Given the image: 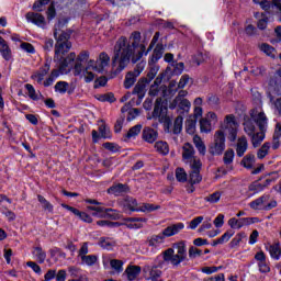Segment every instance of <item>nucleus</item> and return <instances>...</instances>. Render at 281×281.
Returning a JSON list of instances; mask_svg holds the SVG:
<instances>
[{"mask_svg":"<svg viewBox=\"0 0 281 281\" xmlns=\"http://www.w3.org/2000/svg\"><path fill=\"white\" fill-rule=\"evenodd\" d=\"M146 45L142 44V33L135 31L130 36V42L126 37H120L114 45V56L112 65L115 67L117 64V71H124L128 64L139 63L144 57Z\"/></svg>","mask_w":281,"mask_h":281,"instance_id":"obj_1","label":"nucleus"},{"mask_svg":"<svg viewBox=\"0 0 281 281\" xmlns=\"http://www.w3.org/2000/svg\"><path fill=\"white\" fill-rule=\"evenodd\" d=\"M225 131L229 142H236L238 137V122L234 114H227L221 125V130H217L213 135V142L209 146V153L213 156H221L225 153Z\"/></svg>","mask_w":281,"mask_h":281,"instance_id":"obj_2","label":"nucleus"},{"mask_svg":"<svg viewBox=\"0 0 281 281\" xmlns=\"http://www.w3.org/2000/svg\"><path fill=\"white\" fill-rule=\"evenodd\" d=\"M59 30L60 24H56L54 30V38L56 41L54 60H63V57L71 49V43L69 42L71 33L65 31L60 32Z\"/></svg>","mask_w":281,"mask_h":281,"instance_id":"obj_3","label":"nucleus"},{"mask_svg":"<svg viewBox=\"0 0 281 281\" xmlns=\"http://www.w3.org/2000/svg\"><path fill=\"white\" fill-rule=\"evenodd\" d=\"M250 115L259 127V132H254L252 135H249L248 137H250L254 148H258V146L265 142L268 119L265 112H259L258 110H251Z\"/></svg>","mask_w":281,"mask_h":281,"instance_id":"obj_4","label":"nucleus"},{"mask_svg":"<svg viewBox=\"0 0 281 281\" xmlns=\"http://www.w3.org/2000/svg\"><path fill=\"white\" fill-rule=\"evenodd\" d=\"M111 67V57L105 52L99 54L97 60L90 59L87 65V69H92V71H97L98 74H104V71H109Z\"/></svg>","mask_w":281,"mask_h":281,"instance_id":"obj_5","label":"nucleus"},{"mask_svg":"<svg viewBox=\"0 0 281 281\" xmlns=\"http://www.w3.org/2000/svg\"><path fill=\"white\" fill-rule=\"evenodd\" d=\"M151 117L158 120L161 124L170 122V117H168V108L164 106L161 98L156 99Z\"/></svg>","mask_w":281,"mask_h":281,"instance_id":"obj_6","label":"nucleus"},{"mask_svg":"<svg viewBox=\"0 0 281 281\" xmlns=\"http://www.w3.org/2000/svg\"><path fill=\"white\" fill-rule=\"evenodd\" d=\"M196 151L194 150V146L190 143H186L182 146V161L189 164L190 166H194V161H201L196 156Z\"/></svg>","mask_w":281,"mask_h":281,"instance_id":"obj_7","label":"nucleus"},{"mask_svg":"<svg viewBox=\"0 0 281 281\" xmlns=\"http://www.w3.org/2000/svg\"><path fill=\"white\" fill-rule=\"evenodd\" d=\"M202 166L201 160H194V165H190L189 183L191 186H196V183L203 181V177L201 176Z\"/></svg>","mask_w":281,"mask_h":281,"instance_id":"obj_8","label":"nucleus"},{"mask_svg":"<svg viewBox=\"0 0 281 281\" xmlns=\"http://www.w3.org/2000/svg\"><path fill=\"white\" fill-rule=\"evenodd\" d=\"M162 260H165V262H170L173 267H179L181 262L186 261V258L180 255H175V249L169 248L162 252Z\"/></svg>","mask_w":281,"mask_h":281,"instance_id":"obj_9","label":"nucleus"},{"mask_svg":"<svg viewBox=\"0 0 281 281\" xmlns=\"http://www.w3.org/2000/svg\"><path fill=\"white\" fill-rule=\"evenodd\" d=\"M190 106L192 104L188 101L186 98L181 97H176L172 102L169 104V109H180V111H183V113H189L190 112Z\"/></svg>","mask_w":281,"mask_h":281,"instance_id":"obj_10","label":"nucleus"},{"mask_svg":"<svg viewBox=\"0 0 281 281\" xmlns=\"http://www.w3.org/2000/svg\"><path fill=\"white\" fill-rule=\"evenodd\" d=\"M25 19L29 23H33L37 25V27L45 29L47 25V21H45V16L41 13L27 12L25 14Z\"/></svg>","mask_w":281,"mask_h":281,"instance_id":"obj_11","label":"nucleus"},{"mask_svg":"<svg viewBox=\"0 0 281 281\" xmlns=\"http://www.w3.org/2000/svg\"><path fill=\"white\" fill-rule=\"evenodd\" d=\"M121 207H123L124 212H139V204L137 200L131 196L123 199L120 202Z\"/></svg>","mask_w":281,"mask_h":281,"instance_id":"obj_12","label":"nucleus"},{"mask_svg":"<svg viewBox=\"0 0 281 281\" xmlns=\"http://www.w3.org/2000/svg\"><path fill=\"white\" fill-rule=\"evenodd\" d=\"M186 228V224L179 222L176 224H171L162 229V235L165 238H171V236H177L181 231Z\"/></svg>","mask_w":281,"mask_h":281,"instance_id":"obj_13","label":"nucleus"},{"mask_svg":"<svg viewBox=\"0 0 281 281\" xmlns=\"http://www.w3.org/2000/svg\"><path fill=\"white\" fill-rule=\"evenodd\" d=\"M49 63L46 61L45 65H43L37 71L32 74V80H36L37 85H43V80H45V76L49 74Z\"/></svg>","mask_w":281,"mask_h":281,"instance_id":"obj_14","label":"nucleus"},{"mask_svg":"<svg viewBox=\"0 0 281 281\" xmlns=\"http://www.w3.org/2000/svg\"><path fill=\"white\" fill-rule=\"evenodd\" d=\"M127 192H131L128 184L117 183L108 189V194H113V196H122L123 194H127Z\"/></svg>","mask_w":281,"mask_h":281,"instance_id":"obj_15","label":"nucleus"},{"mask_svg":"<svg viewBox=\"0 0 281 281\" xmlns=\"http://www.w3.org/2000/svg\"><path fill=\"white\" fill-rule=\"evenodd\" d=\"M159 134L153 127H144L142 137L147 144H155Z\"/></svg>","mask_w":281,"mask_h":281,"instance_id":"obj_16","label":"nucleus"},{"mask_svg":"<svg viewBox=\"0 0 281 281\" xmlns=\"http://www.w3.org/2000/svg\"><path fill=\"white\" fill-rule=\"evenodd\" d=\"M76 54L69 53L66 57H61V59H58L57 63H59V69L61 71H65L67 67H72L75 60H76Z\"/></svg>","mask_w":281,"mask_h":281,"instance_id":"obj_17","label":"nucleus"},{"mask_svg":"<svg viewBox=\"0 0 281 281\" xmlns=\"http://www.w3.org/2000/svg\"><path fill=\"white\" fill-rule=\"evenodd\" d=\"M243 126H244V133H246L248 137L249 135H254V133H256V120H254V116H251V114H250V117L249 116L244 117Z\"/></svg>","mask_w":281,"mask_h":281,"instance_id":"obj_18","label":"nucleus"},{"mask_svg":"<svg viewBox=\"0 0 281 281\" xmlns=\"http://www.w3.org/2000/svg\"><path fill=\"white\" fill-rule=\"evenodd\" d=\"M146 223V218L142 217H130L125 221V227L128 229H142Z\"/></svg>","mask_w":281,"mask_h":281,"instance_id":"obj_19","label":"nucleus"},{"mask_svg":"<svg viewBox=\"0 0 281 281\" xmlns=\"http://www.w3.org/2000/svg\"><path fill=\"white\" fill-rule=\"evenodd\" d=\"M247 148H249V143L247 142V136L239 137L236 143L237 157H243L245 155V153H247Z\"/></svg>","mask_w":281,"mask_h":281,"instance_id":"obj_20","label":"nucleus"},{"mask_svg":"<svg viewBox=\"0 0 281 281\" xmlns=\"http://www.w3.org/2000/svg\"><path fill=\"white\" fill-rule=\"evenodd\" d=\"M147 85H148V81L146 79L140 78L133 89V94L138 95L139 100H143L144 95H146Z\"/></svg>","mask_w":281,"mask_h":281,"instance_id":"obj_21","label":"nucleus"},{"mask_svg":"<svg viewBox=\"0 0 281 281\" xmlns=\"http://www.w3.org/2000/svg\"><path fill=\"white\" fill-rule=\"evenodd\" d=\"M158 266H144L143 273L145 274L146 280L150 278H161V270L157 268Z\"/></svg>","mask_w":281,"mask_h":281,"instance_id":"obj_22","label":"nucleus"},{"mask_svg":"<svg viewBox=\"0 0 281 281\" xmlns=\"http://www.w3.org/2000/svg\"><path fill=\"white\" fill-rule=\"evenodd\" d=\"M269 199H271V195L269 194H263L260 198L251 201L249 203V207L251 210H265V203H267V201H269Z\"/></svg>","mask_w":281,"mask_h":281,"instance_id":"obj_23","label":"nucleus"},{"mask_svg":"<svg viewBox=\"0 0 281 281\" xmlns=\"http://www.w3.org/2000/svg\"><path fill=\"white\" fill-rule=\"evenodd\" d=\"M161 56H164V44H157L148 64L155 65L161 58Z\"/></svg>","mask_w":281,"mask_h":281,"instance_id":"obj_24","label":"nucleus"},{"mask_svg":"<svg viewBox=\"0 0 281 281\" xmlns=\"http://www.w3.org/2000/svg\"><path fill=\"white\" fill-rule=\"evenodd\" d=\"M32 255L40 265H43L47 259V252H45L41 246L33 247Z\"/></svg>","mask_w":281,"mask_h":281,"instance_id":"obj_25","label":"nucleus"},{"mask_svg":"<svg viewBox=\"0 0 281 281\" xmlns=\"http://www.w3.org/2000/svg\"><path fill=\"white\" fill-rule=\"evenodd\" d=\"M125 273L127 276V280L130 281L137 280V277L142 273V267L130 266L126 268Z\"/></svg>","mask_w":281,"mask_h":281,"instance_id":"obj_26","label":"nucleus"},{"mask_svg":"<svg viewBox=\"0 0 281 281\" xmlns=\"http://www.w3.org/2000/svg\"><path fill=\"white\" fill-rule=\"evenodd\" d=\"M166 243V236L164 233H160L158 235H153L148 240L147 244L149 247H159L160 245H164Z\"/></svg>","mask_w":281,"mask_h":281,"instance_id":"obj_27","label":"nucleus"},{"mask_svg":"<svg viewBox=\"0 0 281 281\" xmlns=\"http://www.w3.org/2000/svg\"><path fill=\"white\" fill-rule=\"evenodd\" d=\"M193 144H194L198 153H200V155L205 157V153H207V147L205 146V143L203 142V138H201V136H199V135H194L193 136Z\"/></svg>","mask_w":281,"mask_h":281,"instance_id":"obj_28","label":"nucleus"},{"mask_svg":"<svg viewBox=\"0 0 281 281\" xmlns=\"http://www.w3.org/2000/svg\"><path fill=\"white\" fill-rule=\"evenodd\" d=\"M266 249L269 251V254H270L271 258H273V260H280V257H281L280 243L268 245V246H266Z\"/></svg>","mask_w":281,"mask_h":281,"instance_id":"obj_29","label":"nucleus"},{"mask_svg":"<svg viewBox=\"0 0 281 281\" xmlns=\"http://www.w3.org/2000/svg\"><path fill=\"white\" fill-rule=\"evenodd\" d=\"M138 72L134 74L133 71H130L125 75V79H124V88L125 89H131V87H133V85H135V82H137V78H139L137 76Z\"/></svg>","mask_w":281,"mask_h":281,"instance_id":"obj_30","label":"nucleus"},{"mask_svg":"<svg viewBox=\"0 0 281 281\" xmlns=\"http://www.w3.org/2000/svg\"><path fill=\"white\" fill-rule=\"evenodd\" d=\"M142 133V124H137L128 130V132L125 134V142H128V139H135L137 135Z\"/></svg>","mask_w":281,"mask_h":281,"instance_id":"obj_31","label":"nucleus"},{"mask_svg":"<svg viewBox=\"0 0 281 281\" xmlns=\"http://www.w3.org/2000/svg\"><path fill=\"white\" fill-rule=\"evenodd\" d=\"M173 249H177V256H180L184 259L188 258V248L186 247V241H179L173 244Z\"/></svg>","mask_w":281,"mask_h":281,"instance_id":"obj_32","label":"nucleus"},{"mask_svg":"<svg viewBox=\"0 0 281 281\" xmlns=\"http://www.w3.org/2000/svg\"><path fill=\"white\" fill-rule=\"evenodd\" d=\"M99 245H100V247H102V249L111 250V249H113V247H115L116 243L114 241L113 238L101 237L99 240Z\"/></svg>","mask_w":281,"mask_h":281,"instance_id":"obj_33","label":"nucleus"},{"mask_svg":"<svg viewBox=\"0 0 281 281\" xmlns=\"http://www.w3.org/2000/svg\"><path fill=\"white\" fill-rule=\"evenodd\" d=\"M155 149L160 155H168L170 153V147L168 146V143H166L164 140L156 142Z\"/></svg>","mask_w":281,"mask_h":281,"instance_id":"obj_34","label":"nucleus"},{"mask_svg":"<svg viewBox=\"0 0 281 281\" xmlns=\"http://www.w3.org/2000/svg\"><path fill=\"white\" fill-rule=\"evenodd\" d=\"M254 164H256V156L252 154L246 155L241 160V166L244 168H247L248 170H251L254 168Z\"/></svg>","mask_w":281,"mask_h":281,"instance_id":"obj_35","label":"nucleus"},{"mask_svg":"<svg viewBox=\"0 0 281 281\" xmlns=\"http://www.w3.org/2000/svg\"><path fill=\"white\" fill-rule=\"evenodd\" d=\"M156 210H161V205L151 204V203H143L139 205L138 212L150 213V212H156Z\"/></svg>","mask_w":281,"mask_h":281,"instance_id":"obj_36","label":"nucleus"},{"mask_svg":"<svg viewBox=\"0 0 281 281\" xmlns=\"http://www.w3.org/2000/svg\"><path fill=\"white\" fill-rule=\"evenodd\" d=\"M149 71L147 72V77H145V79L147 80V85H150V82H153V80H155V77L157 76V74H159V66L158 65H149Z\"/></svg>","mask_w":281,"mask_h":281,"instance_id":"obj_37","label":"nucleus"},{"mask_svg":"<svg viewBox=\"0 0 281 281\" xmlns=\"http://www.w3.org/2000/svg\"><path fill=\"white\" fill-rule=\"evenodd\" d=\"M0 54L4 58V60H10V58H12V50L10 49V46H8V43H5V41L0 44Z\"/></svg>","mask_w":281,"mask_h":281,"instance_id":"obj_38","label":"nucleus"},{"mask_svg":"<svg viewBox=\"0 0 281 281\" xmlns=\"http://www.w3.org/2000/svg\"><path fill=\"white\" fill-rule=\"evenodd\" d=\"M186 131L189 135H194L196 132V120L190 116L186 122Z\"/></svg>","mask_w":281,"mask_h":281,"instance_id":"obj_39","label":"nucleus"},{"mask_svg":"<svg viewBox=\"0 0 281 281\" xmlns=\"http://www.w3.org/2000/svg\"><path fill=\"white\" fill-rule=\"evenodd\" d=\"M98 262V257L95 255H86L81 258V265L87 267H93Z\"/></svg>","mask_w":281,"mask_h":281,"instance_id":"obj_40","label":"nucleus"},{"mask_svg":"<svg viewBox=\"0 0 281 281\" xmlns=\"http://www.w3.org/2000/svg\"><path fill=\"white\" fill-rule=\"evenodd\" d=\"M37 201L41 203L43 210H45L46 212H54V205H52V203H49V201H47V199H45V196L43 195H37Z\"/></svg>","mask_w":281,"mask_h":281,"instance_id":"obj_41","label":"nucleus"},{"mask_svg":"<svg viewBox=\"0 0 281 281\" xmlns=\"http://www.w3.org/2000/svg\"><path fill=\"white\" fill-rule=\"evenodd\" d=\"M110 266L116 273H122V271H124V262L120 259L110 260Z\"/></svg>","mask_w":281,"mask_h":281,"instance_id":"obj_42","label":"nucleus"},{"mask_svg":"<svg viewBox=\"0 0 281 281\" xmlns=\"http://www.w3.org/2000/svg\"><path fill=\"white\" fill-rule=\"evenodd\" d=\"M200 131L201 133H212V123L207 119L200 120Z\"/></svg>","mask_w":281,"mask_h":281,"instance_id":"obj_43","label":"nucleus"},{"mask_svg":"<svg viewBox=\"0 0 281 281\" xmlns=\"http://www.w3.org/2000/svg\"><path fill=\"white\" fill-rule=\"evenodd\" d=\"M221 196H223V192L215 191L214 193L205 196L204 201H206V203H218L221 201Z\"/></svg>","mask_w":281,"mask_h":281,"instance_id":"obj_44","label":"nucleus"},{"mask_svg":"<svg viewBox=\"0 0 281 281\" xmlns=\"http://www.w3.org/2000/svg\"><path fill=\"white\" fill-rule=\"evenodd\" d=\"M176 179L180 183H186L188 181V173L186 172V169L179 167L176 169Z\"/></svg>","mask_w":281,"mask_h":281,"instance_id":"obj_45","label":"nucleus"},{"mask_svg":"<svg viewBox=\"0 0 281 281\" xmlns=\"http://www.w3.org/2000/svg\"><path fill=\"white\" fill-rule=\"evenodd\" d=\"M182 128H183V116L179 115V116H177V119L175 120V123H173L175 135H179V133H181Z\"/></svg>","mask_w":281,"mask_h":281,"instance_id":"obj_46","label":"nucleus"},{"mask_svg":"<svg viewBox=\"0 0 281 281\" xmlns=\"http://www.w3.org/2000/svg\"><path fill=\"white\" fill-rule=\"evenodd\" d=\"M67 89H69V83L67 81H58L55 85V91L57 93L65 94V93H67Z\"/></svg>","mask_w":281,"mask_h":281,"instance_id":"obj_47","label":"nucleus"},{"mask_svg":"<svg viewBox=\"0 0 281 281\" xmlns=\"http://www.w3.org/2000/svg\"><path fill=\"white\" fill-rule=\"evenodd\" d=\"M234 155H235L234 149H227L224 153L223 161L225 166H231V164L234 162Z\"/></svg>","mask_w":281,"mask_h":281,"instance_id":"obj_48","label":"nucleus"},{"mask_svg":"<svg viewBox=\"0 0 281 281\" xmlns=\"http://www.w3.org/2000/svg\"><path fill=\"white\" fill-rule=\"evenodd\" d=\"M271 148L270 143H265L257 153L258 159H265L266 155H269V149Z\"/></svg>","mask_w":281,"mask_h":281,"instance_id":"obj_49","label":"nucleus"},{"mask_svg":"<svg viewBox=\"0 0 281 281\" xmlns=\"http://www.w3.org/2000/svg\"><path fill=\"white\" fill-rule=\"evenodd\" d=\"M207 229H212V217H206L202 225L199 227V234H203L207 232Z\"/></svg>","mask_w":281,"mask_h":281,"instance_id":"obj_50","label":"nucleus"},{"mask_svg":"<svg viewBox=\"0 0 281 281\" xmlns=\"http://www.w3.org/2000/svg\"><path fill=\"white\" fill-rule=\"evenodd\" d=\"M25 89H26V91L29 93V98H31V100H40L41 99L38 97V94L36 93V89H34V86H32L31 83H26Z\"/></svg>","mask_w":281,"mask_h":281,"instance_id":"obj_51","label":"nucleus"},{"mask_svg":"<svg viewBox=\"0 0 281 281\" xmlns=\"http://www.w3.org/2000/svg\"><path fill=\"white\" fill-rule=\"evenodd\" d=\"M248 190L249 192H254V194H258V192H262V190H265V186L259 182H252L249 184Z\"/></svg>","mask_w":281,"mask_h":281,"instance_id":"obj_52","label":"nucleus"},{"mask_svg":"<svg viewBox=\"0 0 281 281\" xmlns=\"http://www.w3.org/2000/svg\"><path fill=\"white\" fill-rule=\"evenodd\" d=\"M270 101L272 102L274 113H278V115H281V97L277 99H273V97H270Z\"/></svg>","mask_w":281,"mask_h":281,"instance_id":"obj_53","label":"nucleus"},{"mask_svg":"<svg viewBox=\"0 0 281 281\" xmlns=\"http://www.w3.org/2000/svg\"><path fill=\"white\" fill-rule=\"evenodd\" d=\"M205 218L203 216L194 217L191 222H189V229H196L201 223H203Z\"/></svg>","mask_w":281,"mask_h":281,"instance_id":"obj_54","label":"nucleus"},{"mask_svg":"<svg viewBox=\"0 0 281 281\" xmlns=\"http://www.w3.org/2000/svg\"><path fill=\"white\" fill-rule=\"evenodd\" d=\"M268 23H269V18H267L265 14H261V19H259L257 23V27L259 30H267Z\"/></svg>","mask_w":281,"mask_h":281,"instance_id":"obj_55","label":"nucleus"},{"mask_svg":"<svg viewBox=\"0 0 281 281\" xmlns=\"http://www.w3.org/2000/svg\"><path fill=\"white\" fill-rule=\"evenodd\" d=\"M261 52H263V54H266L267 56H272L273 52H276V48H273V46L269 45V44H261L260 46Z\"/></svg>","mask_w":281,"mask_h":281,"instance_id":"obj_56","label":"nucleus"},{"mask_svg":"<svg viewBox=\"0 0 281 281\" xmlns=\"http://www.w3.org/2000/svg\"><path fill=\"white\" fill-rule=\"evenodd\" d=\"M21 49H23L24 52H26L27 54H35L36 49L34 48V45L27 43V42H23L20 45Z\"/></svg>","mask_w":281,"mask_h":281,"instance_id":"obj_57","label":"nucleus"},{"mask_svg":"<svg viewBox=\"0 0 281 281\" xmlns=\"http://www.w3.org/2000/svg\"><path fill=\"white\" fill-rule=\"evenodd\" d=\"M199 256H203V250L198 249L194 246H191L189 249V258H199Z\"/></svg>","mask_w":281,"mask_h":281,"instance_id":"obj_58","label":"nucleus"},{"mask_svg":"<svg viewBox=\"0 0 281 281\" xmlns=\"http://www.w3.org/2000/svg\"><path fill=\"white\" fill-rule=\"evenodd\" d=\"M99 133H100L101 137H103L104 139H109V137H111V132L104 124L99 126Z\"/></svg>","mask_w":281,"mask_h":281,"instance_id":"obj_59","label":"nucleus"},{"mask_svg":"<svg viewBox=\"0 0 281 281\" xmlns=\"http://www.w3.org/2000/svg\"><path fill=\"white\" fill-rule=\"evenodd\" d=\"M26 266L30 267L32 269V271H34V273H37V276H41V273H43L41 266H38V263H36L34 261L26 262Z\"/></svg>","mask_w":281,"mask_h":281,"instance_id":"obj_60","label":"nucleus"},{"mask_svg":"<svg viewBox=\"0 0 281 281\" xmlns=\"http://www.w3.org/2000/svg\"><path fill=\"white\" fill-rule=\"evenodd\" d=\"M87 254H89V243H83L78 251V256L79 258H85V256H88Z\"/></svg>","mask_w":281,"mask_h":281,"instance_id":"obj_61","label":"nucleus"},{"mask_svg":"<svg viewBox=\"0 0 281 281\" xmlns=\"http://www.w3.org/2000/svg\"><path fill=\"white\" fill-rule=\"evenodd\" d=\"M258 267L260 273H269V271H271V268L269 267V263L267 261L258 262Z\"/></svg>","mask_w":281,"mask_h":281,"instance_id":"obj_62","label":"nucleus"},{"mask_svg":"<svg viewBox=\"0 0 281 281\" xmlns=\"http://www.w3.org/2000/svg\"><path fill=\"white\" fill-rule=\"evenodd\" d=\"M203 281H225V274L218 273L214 277L204 278Z\"/></svg>","mask_w":281,"mask_h":281,"instance_id":"obj_63","label":"nucleus"},{"mask_svg":"<svg viewBox=\"0 0 281 281\" xmlns=\"http://www.w3.org/2000/svg\"><path fill=\"white\" fill-rule=\"evenodd\" d=\"M55 280L56 281L67 280V271L66 270H59L58 272H56Z\"/></svg>","mask_w":281,"mask_h":281,"instance_id":"obj_64","label":"nucleus"}]
</instances>
